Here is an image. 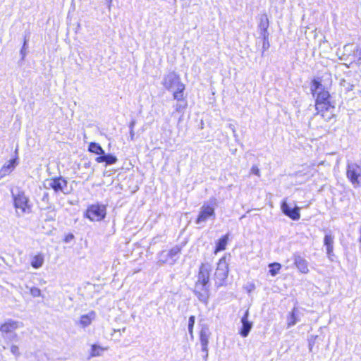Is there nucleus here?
<instances>
[{"label":"nucleus","mask_w":361,"mask_h":361,"mask_svg":"<svg viewBox=\"0 0 361 361\" xmlns=\"http://www.w3.org/2000/svg\"><path fill=\"white\" fill-rule=\"evenodd\" d=\"M11 353L16 357H18L20 355V353L19 350V348L16 344H11L10 346Z\"/></svg>","instance_id":"nucleus-32"},{"label":"nucleus","mask_w":361,"mask_h":361,"mask_svg":"<svg viewBox=\"0 0 361 361\" xmlns=\"http://www.w3.org/2000/svg\"><path fill=\"white\" fill-rule=\"evenodd\" d=\"M116 331H120V330H116V329H114V332H116Z\"/></svg>","instance_id":"nucleus-47"},{"label":"nucleus","mask_w":361,"mask_h":361,"mask_svg":"<svg viewBox=\"0 0 361 361\" xmlns=\"http://www.w3.org/2000/svg\"><path fill=\"white\" fill-rule=\"evenodd\" d=\"M107 3L109 4V0H107ZM111 4H109V8H110Z\"/></svg>","instance_id":"nucleus-43"},{"label":"nucleus","mask_w":361,"mask_h":361,"mask_svg":"<svg viewBox=\"0 0 361 361\" xmlns=\"http://www.w3.org/2000/svg\"><path fill=\"white\" fill-rule=\"evenodd\" d=\"M269 27V20L266 15L262 16L259 23V29L260 30L261 35H268L267 29Z\"/></svg>","instance_id":"nucleus-24"},{"label":"nucleus","mask_w":361,"mask_h":361,"mask_svg":"<svg viewBox=\"0 0 361 361\" xmlns=\"http://www.w3.org/2000/svg\"><path fill=\"white\" fill-rule=\"evenodd\" d=\"M209 333L207 329H202L200 331V343L202 351L206 353V357L208 356V343Z\"/></svg>","instance_id":"nucleus-20"},{"label":"nucleus","mask_w":361,"mask_h":361,"mask_svg":"<svg viewBox=\"0 0 361 361\" xmlns=\"http://www.w3.org/2000/svg\"><path fill=\"white\" fill-rule=\"evenodd\" d=\"M195 322V316H190L188 319V332L191 336H192L193 334V326Z\"/></svg>","instance_id":"nucleus-31"},{"label":"nucleus","mask_w":361,"mask_h":361,"mask_svg":"<svg viewBox=\"0 0 361 361\" xmlns=\"http://www.w3.org/2000/svg\"><path fill=\"white\" fill-rule=\"evenodd\" d=\"M298 310L296 307L293 309V311L289 314L287 318V328H290L296 324L298 322L297 317Z\"/></svg>","instance_id":"nucleus-25"},{"label":"nucleus","mask_w":361,"mask_h":361,"mask_svg":"<svg viewBox=\"0 0 361 361\" xmlns=\"http://www.w3.org/2000/svg\"><path fill=\"white\" fill-rule=\"evenodd\" d=\"M107 347H102L100 345L93 344L91 345L90 356L91 357L101 356L105 350H107Z\"/></svg>","instance_id":"nucleus-23"},{"label":"nucleus","mask_w":361,"mask_h":361,"mask_svg":"<svg viewBox=\"0 0 361 361\" xmlns=\"http://www.w3.org/2000/svg\"><path fill=\"white\" fill-rule=\"evenodd\" d=\"M134 137H135L134 130H130V140H134Z\"/></svg>","instance_id":"nucleus-40"},{"label":"nucleus","mask_w":361,"mask_h":361,"mask_svg":"<svg viewBox=\"0 0 361 361\" xmlns=\"http://www.w3.org/2000/svg\"><path fill=\"white\" fill-rule=\"evenodd\" d=\"M14 206L17 216H21L26 213H30V208L28 204V198L23 192H19L18 194H13Z\"/></svg>","instance_id":"nucleus-4"},{"label":"nucleus","mask_w":361,"mask_h":361,"mask_svg":"<svg viewBox=\"0 0 361 361\" xmlns=\"http://www.w3.org/2000/svg\"><path fill=\"white\" fill-rule=\"evenodd\" d=\"M112 2V0H109V4H111Z\"/></svg>","instance_id":"nucleus-48"},{"label":"nucleus","mask_w":361,"mask_h":361,"mask_svg":"<svg viewBox=\"0 0 361 361\" xmlns=\"http://www.w3.org/2000/svg\"><path fill=\"white\" fill-rule=\"evenodd\" d=\"M18 157L11 159L8 164H4L0 169V179L9 174L18 165Z\"/></svg>","instance_id":"nucleus-18"},{"label":"nucleus","mask_w":361,"mask_h":361,"mask_svg":"<svg viewBox=\"0 0 361 361\" xmlns=\"http://www.w3.org/2000/svg\"><path fill=\"white\" fill-rule=\"evenodd\" d=\"M27 42V39L25 38L24 42H23V47H22V49L20 50V54L22 56V59H23L25 58V56H26V54H27L26 51H25L26 50Z\"/></svg>","instance_id":"nucleus-34"},{"label":"nucleus","mask_w":361,"mask_h":361,"mask_svg":"<svg viewBox=\"0 0 361 361\" xmlns=\"http://www.w3.org/2000/svg\"><path fill=\"white\" fill-rule=\"evenodd\" d=\"M44 262V257L42 254L39 253L32 257L30 264L34 269L41 268Z\"/></svg>","instance_id":"nucleus-22"},{"label":"nucleus","mask_w":361,"mask_h":361,"mask_svg":"<svg viewBox=\"0 0 361 361\" xmlns=\"http://www.w3.org/2000/svg\"><path fill=\"white\" fill-rule=\"evenodd\" d=\"M47 199H48V194L45 193L44 195L43 200H47Z\"/></svg>","instance_id":"nucleus-42"},{"label":"nucleus","mask_w":361,"mask_h":361,"mask_svg":"<svg viewBox=\"0 0 361 361\" xmlns=\"http://www.w3.org/2000/svg\"><path fill=\"white\" fill-rule=\"evenodd\" d=\"M228 274V265L224 257L219 259L216 271L214 272V279L217 286L224 285Z\"/></svg>","instance_id":"nucleus-5"},{"label":"nucleus","mask_w":361,"mask_h":361,"mask_svg":"<svg viewBox=\"0 0 361 361\" xmlns=\"http://www.w3.org/2000/svg\"><path fill=\"white\" fill-rule=\"evenodd\" d=\"M125 331H126V328H123V329H122V331H123V332H124Z\"/></svg>","instance_id":"nucleus-44"},{"label":"nucleus","mask_w":361,"mask_h":361,"mask_svg":"<svg viewBox=\"0 0 361 361\" xmlns=\"http://www.w3.org/2000/svg\"><path fill=\"white\" fill-rule=\"evenodd\" d=\"M334 235L331 231H326L324 238V245L326 247V255L330 261H333Z\"/></svg>","instance_id":"nucleus-14"},{"label":"nucleus","mask_w":361,"mask_h":361,"mask_svg":"<svg viewBox=\"0 0 361 361\" xmlns=\"http://www.w3.org/2000/svg\"><path fill=\"white\" fill-rule=\"evenodd\" d=\"M194 293L200 302L207 304L209 298V284L195 282Z\"/></svg>","instance_id":"nucleus-11"},{"label":"nucleus","mask_w":361,"mask_h":361,"mask_svg":"<svg viewBox=\"0 0 361 361\" xmlns=\"http://www.w3.org/2000/svg\"><path fill=\"white\" fill-rule=\"evenodd\" d=\"M16 152V154H17V153H18V149H16V152Z\"/></svg>","instance_id":"nucleus-46"},{"label":"nucleus","mask_w":361,"mask_h":361,"mask_svg":"<svg viewBox=\"0 0 361 361\" xmlns=\"http://www.w3.org/2000/svg\"><path fill=\"white\" fill-rule=\"evenodd\" d=\"M135 125V121H132L130 123V125H129L130 130H134Z\"/></svg>","instance_id":"nucleus-41"},{"label":"nucleus","mask_w":361,"mask_h":361,"mask_svg":"<svg viewBox=\"0 0 361 361\" xmlns=\"http://www.w3.org/2000/svg\"><path fill=\"white\" fill-rule=\"evenodd\" d=\"M294 264L301 273L307 274L309 271L307 262L300 255H295Z\"/></svg>","instance_id":"nucleus-21"},{"label":"nucleus","mask_w":361,"mask_h":361,"mask_svg":"<svg viewBox=\"0 0 361 361\" xmlns=\"http://www.w3.org/2000/svg\"><path fill=\"white\" fill-rule=\"evenodd\" d=\"M88 149L90 152L94 153L96 154H104V151L102 149V147L100 146V145H99L98 143H96V142H90L89 145Z\"/></svg>","instance_id":"nucleus-26"},{"label":"nucleus","mask_w":361,"mask_h":361,"mask_svg":"<svg viewBox=\"0 0 361 361\" xmlns=\"http://www.w3.org/2000/svg\"><path fill=\"white\" fill-rule=\"evenodd\" d=\"M311 91L313 96L316 97V109L323 108L327 104H331L329 101L330 94L325 90L324 85L317 80H313L311 85Z\"/></svg>","instance_id":"nucleus-3"},{"label":"nucleus","mask_w":361,"mask_h":361,"mask_svg":"<svg viewBox=\"0 0 361 361\" xmlns=\"http://www.w3.org/2000/svg\"><path fill=\"white\" fill-rule=\"evenodd\" d=\"M96 317V313L94 311H90L86 314H83L80 317L79 325L82 327H87L91 324Z\"/></svg>","instance_id":"nucleus-19"},{"label":"nucleus","mask_w":361,"mask_h":361,"mask_svg":"<svg viewBox=\"0 0 361 361\" xmlns=\"http://www.w3.org/2000/svg\"><path fill=\"white\" fill-rule=\"evenodd\" d=\"M229 128L232 130V132L234 134V136L235 137L236 136V134H235V128L234 126V125L233 124H229Z\"/></svg>","instance_id":"nucleus-39"},{"label":"nucleus","mask_w":361,"mask_h":361,"mask_svg":"<svg viewBox=\"0 0 361 361\" xmlns=\"http://www.w3.org/2000/svg\"><path fill=\"white\" fill-rule=\"evenodd\" d=\"M323 108L316 109L317 114L320 115L326 121H329L334 116V106L327 104Z\"/></svg>","instance_id":"nucleus-15"},{"label":"nucleus","mask_w":361,"mask_h":361,"mask_svg":"<svg viewBox=\"0 0 361 361\" xmlns=\"http://www.w3.org/2000/svg\"><path fill=\"white\" fill-rule=\"evenodd\" d=\"M74 238V235L73 234H68L66 236L64 241L66 243L70 242L71 240H73Z\"/></svg>","instance_id":"nucleus-38"},{"label":"nucleus","mask_w":361,"mask_h":361,"mask_svg":"<svg viewBox=\"0 0 361 361\" xmlns=\"http://www.w3.org/2000/svg\"><path fill=\"white\" fill-rule=\"evenodd\" d=\"M263 38V44H262V49H263V52L266 50H267L269 47V40H268V36L269 35H261Z\"/></svg>","instance_id":"nucleus-33"},{"label":"nucleus","mask_w":361,"mask_h":361,"mask_svg":"<svg viewBox=\"0 0 361 361\" xmlns=\"http://www.w3.org/2000/svg\"><path fill=\"white\" fill-rule=\"evenodd\" d=\"M104 154H100L101 156L96 158V161L98 163L105 162Z\"/></svg>","instance_id":"nucleus-36"},{"label":"nucleus","mask_w":361,"mask_h":361,"mask_svg":"<svg viewBox=\"0 0 361 361\" xmlns=\"http://www.w3.org/2000/svg\"><path fill=\"white\" fill-rule=\"evenodd\" d=\"M249 311L246 310L241 319L242 327L240 334L243 337H247L252 327V322L248 320Z\"/></svg>","instance_id":"nucleus-17"},{"label":"nucleus","mask_w":361,"mask_h":361,"mask_svg":"<svg viewBox=\"0 0 361 361\" xmlns=\"http://www.w3.org/2000/svg\"><path fill=\"white\" fill-rule=\"evenodd\" d=\"M211 271L212 267L210 264L207 263L202 264L199 269L196 283L209 284Z\"/></svg>","instance_id":"nucleus-13"},{"label":"nucleus","mask_w":361,"mask_h":361,"mask_svg":"<svg viewBox=\"0 0 361 361\" xmlns=\"http://www.w3.org/2000/svg\"><path fill=\"white\" fill-rule=\"evenodd\" d=\"M282 212L293 220H298L300 217L299 208L295 207L291 208L286 201L283 202L281 204Z\"/></svg>","instance_id":"nucleus-16"},{"label":"nucleus","mask_w":361,"mask_h":361,"mask_svg":"<svg viewBox=\"0 0 361 361\" xmlns=\"http://www.w3.org/2000/svg\"><path fill=\"white\" fill-rule=\"evenodd\" d=\"M347 177L354 187L360 184L361 167L356 164H349L347 167Z\"/></svg>","instance_id":"nucleus-9"},{"label":"nucleus","mask_w":361,"mask_h":361,"mask_svg":"<svg viewBox=\"0 0 361 361\" xmlns=\"http://www.w3.org/2000/svg\"><path fill=\"white\" fill-rule=\"evenodd\" d=\"M23 323L12 319H6L0 324V332L1 336L8 342L11 343L18 340L16 331L23 327Z\"/></svg>","instance_id":"nucleus-2"},{"label":"nucleus","mask_w":361,"mask_h":361,"mask_svg":"<svg viewBox=\"0 0 361 361\" xmlns=\"http://www.w3.org/2000/svg\"><path fill=\"white\" fill-rule=\"evenodd\" d=\"M251 172H252L253 174L257 175V176H260L259 170V169L257 168V166H253L251 168Z\"/></svg>","instance_id":"nucleus-35"},{"label":"nucleus","mask_w":361,"mask_h":361,"mask_svg":"<svg viewBox=\"0 0 361 361\" xmlns=\"http://www.w3.org/2000/svg\"><path fill=\"white\" fill-rule=\"evenodd\" d=\"M106 214V209L103 204H92L86 211V217L92 221H99L105 218Z\"/></svg>","instance_id":"nucleus-6"},{"label":"nucleus","mask_w":361,"mask_h":361,"mask_svg":"<svg viewBox=\"0 0 361 361\" xmlns=\"http://www.w3.org/2000/svg\"><path fill=\"white\" fill-rule=\"evenodd\" d=\"M161 84L167 90H174V99L178 101L183 99V92L185 90V85L180 81L179 75L176 72L171 71L164 75Z\"/></svg>","instance_id":"nucleus-1"},{"label":"nucleus","mask_w":361,"mask_h":361,"mask_svg":"<svg viewBox=\"0 0 361 361\" xmlns=\"http://www.w3.org/2000/svg\"><path fill=\"white\" fill-rule=\"evenodd\" d=\"M344 55H347L348 57L352 56L351 63L355 62L360 64L361 62V48L353 44H346L343 47Z\"/></svg>","instance_id":"nucleus-12"},{"label":"nucleus","mask_w":361,"mask_h":361,"mask_svg":"<svg viewBox=\"0 0 361 361\" xmlns=\"http://www.w3.org/2000/svg\"><path fill=\"white\" fill-rule=\"evenodd\" d=\"M26 288L30 289V293L31 295L34 298L40 297L42 295L40 289L37 287L30 288L28 286H26Z\"/></svg>","instance_id":"nucleus-29"},{"label":"nucleus","mask_w":361,"mask_h":361,"mask_svg":"<svg viewBox=\"0 0 361 361\" xmlns=\"http://www.w3.org/2000/svg\"><path fill=\"white\" fill-rule=\"evenodd\" d=\"M228 241V236L225 235L220 238L216 244L215 252H217L219 251H221L226 249V245L227 244Z\"/></svg>","instance_id":"nucleus-27"},{"label":"nucleus","mask_w":361,"mask_h":361,"mask_svg":"<svg viewBox=\"0 0 361 361\" xmlns=\"http://www.w3.org/2000/svg\"><path fill=\"white\" fill-rule=\"evenodd\" d=\"M215 208L213 204L204 203L196 219L197 224L205 223L209 218L215 219Z\"/></svg>","instance_id":"nucleus-7"},{"label":"nucleus","mask_w":361,"mask_h":361,"mask_svg":"<svg viewBox=\"0 0 361 361\" xmlns=\"http://www.w3.org/2000/svg\"><path fill=\"white\" fill-rule=\"evenodd\" d=\"M105 162L106 164H114L117 161V158L112 154H104Z\"/></svg>","instance_id":"nucleus-30"},{"label":"nucleus","mask_w":361,"mask_h":361,"mask_svg":"<svg viewBox=\"0 0 361 361\" xmlns=\"http://www.w3.org/2000/svg\"><path fill=\"white\" fill-rule=\"evenodd\" d=\"M44 186L47 189H53L56 192H63L67 187V181L61 177L50 178L44 181Z\"/></svg>","instance_id":"nucleus-10"},{"label":"nucleus","mask_w":361,"mask_h":361,"mask_svg":"<svg viewBox=\"0 0 361 361\" xmlns=\"http://www.w3.org/2000/svg\"><path fill=\"white\" fill-rule=\"evenodd\" d=\"M181 247L176 245L172 247L169 251H163L159 255V261L161 263H169L173 264L178 259V255L180 252Z\"/></svg>","instance_id":"nucleus-8"},{"label":"nucleus","mask_w":361,"mask_h":361,"mask_svg":"<svg viewBox=\"0 0 361 361\" xmlns=\"http://www.w3.org/2000/svg\"><path fill=\"white\" fill-rule=\"evenodd\" d=\"M269 267H270V269H269L270 274L271 276H276L279 273V271L281 267V265L279 263L274 262V263L270 264Z\"/></svg>","instance_id":"nucleus-28"},{"label":"nucleus","mask_w":361,"mask_h":361,"mask_svg":"<svg viewBox=\"0 0 361 361\" xmlns=\"http://www.w3.org/2000/svg\"><path fill=\"white\" fill-rule=\"evenodd\" d=\"M310 350H312V345H310Z\"/></svg>","instance_id":"nucleus-45"},{"label":"nucleus","mask_w":361,"mask_h":361,"mask_svg":"<svg viewBox=\"0 0 361 361\" xmlns=\"http://www.w3.org/2000/svg\"><path fill=\"white\" fill-rule=\"evenodd\" d=\"M185 105H182L180 104H177L176 105V111H180L181 110H183L185 109Z\"/></svg>","instance_id":"nucleus-37"}]
</instances>
